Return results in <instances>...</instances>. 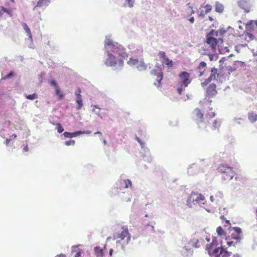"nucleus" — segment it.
Returning a JSON list of instances; mask_svg holds the SVG:
<instances>
[{
	"instance_id": "aec40b11",
	"label": "nucleus",
	"mask_w": 257,
	"mask_h": 257,
	"mask_svg": "<svg viewBox=\"0 0 257 257\" xmlns=\"http://www.w3.org/2000/svg\"><path fill=\"white\" fill-rule=\"evenodd\" d=\"M215 12L218 13H221L224 11V6L223 5L216 2L215 3Z\"/></svg>"
},
{
	"instance_id": "4468645a",
	"label": "nucleus",
	"mask_w": 257,
	"mask_h": 257,
	"mask_svg": "<svg viewBox=\"0 0 257 257\" xmlns=\"http://www.w3.org/2000/svg\"><path fill=\"white\" fill-rule=\"evenodd\" d=\"M163 77V72L162 70H160L158 74L157 75L156 81L158 82V83L154 82V85L156 86L157 87H159L161 85V81L162 80Z\"/></svg>"
},
{
	"instance_id": "c85d7f7f",
	"label": "nucleus",
	"mask_w": 257,
	"mask_h": 257,
	"mask_svg": "<svg viewBox=\"0 0 257 257\" xmlns=\"http://www.w3.org/2000/svg\"><path fill=\"white\" fill-rule=\"evenodd\" d=\"M215 246H217L212 244V242L206 245L205 249L207 251L208 254H210L211 251L213 250V248Z\"/></svg>"
},
{
	"instance_id": "603ef678",
	"label": "nucleus",
	"mask_w": 257,
	"mask_h": 257,
	"mask_svg": "<svg viewBox=\"0 0 257 257\" xmlns=\"http://www.w3.org/2000/svg\"><path fill=\"white\" fill-rule=\"evenodd\" d=\"M220 244H221L220 246H219L218 247L219 248L220 252L221 254H222L224 251H225V250H227V248H226V247H225V246L224 245H222V240L220 241Z\"/></svg>"
},
{
	"instance_id": "bb28decb",
	"label": "nucleus",
	"mask_w": 257,
	"mask_h": 257,
	"mask_svg": "<svg viewBox=\"0 0 257 257\" xmlns=\"http://www.w3.org/2000/svg\"><path fill=\"white\" fill-rule=\"evenodd\" d=\"M216 232L217 233V235L219 236L225 235L226 233V231L223 229V228L221 226H219L217 227Z\"/></svg>"
},
{
	"instance_id": "a18cd8bd",
	"label": "nucleus",
	"mask_w": 257,
	"mask_h": 257,
	"mask_svg": "<svg viewBox=\"0 0 257 257\" xmlns=\"http://www.w3.org/2000/svg\"><path fill=\"white\" fill-rule=\"evenodd\" d=\"M124 183L125 184V188L131 187L132 186V183L130 179H127L124 180Z\"/></svg>"
},
{
	"instance_id": "69168bd1",
	"label": "nucleus",
	"mask_w": 257,
	"mask_h": 257,
	"mask_svg": "<svg viewBox=\"0 0 257 257\" xmlns=\"http://www.w3.org/2000/svg\"><path fill=\"white\" fill-rule=\"evenodd\" d=\"M198 243H199V241L198 239H197L196 240H195L193 242L192 241V245L194 247L199 248L200 247V245H199Z\"/></svg>"
},
{
	"instance_id": "7c9ffc66",
	"label": "nucleus",
	"mask_w": 257,
	"mask_h": 257,
	"mask_svg": "<svg viewBox=\"0 0 257 257\" xmlns=\"http://www.w3.org/2000/svg\"><path fill=\"white\" fill-rule=\"evenodd\" d=\"M25 97L29 100H34L38 98V94L36 93H34L31 94H25Z\"/></svg>"
},
{
	"instance_id": "1a4fd4ad",
	"label": "nucleus",
	"mask_w": 257,
	"mask_h": 257,
	"mask_svg": "<svg viewBox=\"0 0 257 257\" xmlns=\"http://www.w3.org/2000/svg\"><path fill=\"white\" fill-rule=\"evenodd\" d=\"M238 6L243 10L245 13L250 12V0H237Z\"/></svg>"
},
{
	"instance_id": "39448f33",
	"label": "nucleus",
	"mask_w": 257,
	"mask_h": 257,
	"mask_svg": "<svg viewBox=\"0 0 257 257\" xmlns=\"http://www.w3.org/2000/svg\"><path fill=\"white\" fill-rule=\"evenodd\" d=\"M122 229L120 233H115L113 234V239L115 240L117 238H120V240H123L125 237H127V243L131 239V235L128 232V230L127 228H124V227H121Z\"/></svg>"
},
{
	"instance_id": "9b49d317",
	"label": "nucleus",
	"mask_w": 257,
	"mask_h": 257,
	"mask_svg": "<svg viewBox=\"0 0 257 257\" xmlns=\"http://www.w3.org/2000/svg\"><path fill=\"white\" fill-rule=\"evenodd\" d=\"M217 171L223 174L231 172L233 168L227 165L220 164L217 168Z\"/></svg>"
},
{
	"instance_id": "6e6d98bb",
	"label": "nucleus",
	"mask_w": 257,
	"mask_h": 257,
	"mask_svg": "<svg viewBox=\"0 0 257 257\" xmlns=\"http://www.w3.org/2000/svg\"><path fill=\"white\" fill-rule=\"evenodd\" d=\"M232 254V252L230 251L227 250H225V251H224L222 254H221V255L222 257H229Z\"/></svg>"
},
{
	"instance_id": "2f4dec72",
	"label": "nucleus",
	"mask_w": 257,
	"mask_h": 257,
	"mask_svg": "<svg viewBox=\"0 0 257 257\" xmlns=\"http://www.w3.org/2000/svg\"><path fill=\"white\" fill-rule=\"evenodd\" d=\"M139 60L137 58L134 59L133 57L130 58L129 61L127 62V64L130 66H134L138 64Z\"/></svg>"
},
{
	"instance_id": "c9c22d12",
	"label": "nucleus",
	"mask_w": 257,
	"mask_h": 257,
	"mask_svg": "<svg viewBox=\"0 0 257 257\" xmlns=\"http://www.w3.org/2000/svg\"><path fill=\"white\" fill-rule=\"evenodd\" d=\"M251 32H244L243 35H245V36H248L249 38V40H247L248 42L249 41L252 40L254 39V36L251 33Z\"/></svg>"
},
{
	"instance_id": "20e7f679",
	"label": "nucleus",
	"mask_w": 257,
	"mask_h": 257,
	"mask_svg": "<svg viewBox=\"0 0 257 257\" xmlns=\"http://www.w3.org/2000/svg\"><path fill=\"white\" fill-rule=\"evenodd\" d=\"M195 113V120L199 128H204L206 124L204 121V115L201 112L200 110L197 108L194 110Z\"/></svg>"
},
{
	"instance_id": "473e14b6",
	"label": "nucleus",
	"mask_w": 257,
	"mask_h": 257,
	"mask_svg": "<svg viewBox=\"0 0 257 257\" xmlns=\"http://www.w3.org/2000/svg\"><path fill=\"white\" fill-rule=\"evenodd\" d=\"M220 125V122L217 120V119H215L213 122L212 126H211V128L212 130H214L216 128L219 127Z\"/></svg>"
},
{
	"instance_id": "bf43d9fd",
	"label": "nucleus",
	"mask_w": 257,
	"mask_h": 257,
	"mask_svg": "<svg viewBox=\"0 0 257 257\" xmlns=\"http://www.w3.org/2000/svg\"><path fill=\"white\" fill-rule=\"evenodd\" d=\"M206 67V63L204 61H201L197 67V69H200L202 68H205Z\"/></svg>"
},
{
	"instance_id": "a19ab883",
	"label": "nucleus",
	"mask_w": 257,
	"mask_h": 257,
	"mask_svg": "<svg viewBox=\"0 0 257 257\" xmlns=\"http://www.w3.org/2000/svg\"><path fill=\"white\" fill-rule=\"evenodd\" d=\"M2 11H3V13H6L11 17L12 16V11L11 10L9 9L2 7Z\"/></svg>"
},
{
	"instance_id": "ddd939ff",
	"label": "nucleus",
	"mask_w": 257,
	"mask_h": 257,
	"mask_svg": "<svg viewBox=\"0 0 257 257\" xmlns=\"http://www.w3.org/2000/svg\"><path fill=\"white\" fill-rule=\"evenodd\" d=\"M255 20H250L245 24V31L244 32H251L254 29V25L256 26Z\"/></svg>"
},
{
	"instance_id": "b1692460",
	"label": "nucleus",
	"mask_w": 257,
	"mask_h": 257,
	"mask_svg": "<svg viewBox=\"0 0 257 257\" xmlns=\"http://www.w3.org/2000/svg\"><path fill=\"white\" fill-rule=\"evenodd\" d=\"M121 189L118 188L117 187L114 186V187L111 188V190L110 192L111 196H115V195H118L120 192Z\"/></svg>"
},
{
	"instance_id": "f257e3e1",
	"label": "nucleus",
	"mask_w": 257,
	"mask_h": 257,
	"mask_svg": "<svg viewBox=\"0 0 257 257\" xmlns=\"http://www.w3.org/2000/svg\"><path fill=\"white\" fill-rule=\"evenodd\" d=\"M110 35H106L104 41V49L107 56L105 64L107 66L113 67L117 63L118 69L120 70L123 66V59H126L128 54L126 53L124 47L117 42L114 43Z\"/></svg>"
},
{
	"instance_id": "e2e57ef3",
	"label": "nucleus",
	"mask_w": 257,
	"mask_h": 257,
	"mask_svg": "<svg viewBox=\"0 0 257 257\" xmlns=\"http://www.w3.org/2000/svg\"><path fill=\"white\" fill-rule=\"evenodd\" d=\"M228 74L230 75L231 72L234 71L236 70V69L234 67L233 65L232 66H229L228 67Z\"/></svg>"
},
{
	"instance_id": "423d86ee",
	"label": "nucleus",
	"mask_w": 257,
	"mask_h": 257,
	"mask_svg": "<svg viewBox=\"0 0 257 257\" xmlns=\"http://www.w3.org/2000/svg\"><path fill=\"white\" fill-rule=\"evenodd\" d=\"M179 77L181 80V84L186 87L191 83V79L189 73L186 71H182L179 74Z\"/></svg>"
},
{
	"instance_id": "58836bf2",
	"label": "nucleus",
	"mask_w": 257,
	"mask_h": 257,
	"mask_svg": "<svg viewBox=\"0 0 257 257\" xmlns=\"http://www.w3.org/2000/svg\"><path fill=\"white\" fill-rule=\"evenodd\" d=\"M49 84L51 86L54 87V88H56L59 87L58 83L56 80L54 79H52L49 82Z\"/></svg>"
},
{
	"instance_id": "de8ad7c7",
	"label": "nucleus",
	"mask_w": 257,
	"mask_h": 257,
	"mask_svg": "<svg viewBox=\"0 0 257 257\" xmlns=\"http://www.w3.org/2000/svg\"><path fill=\"white\" fill-rule=\"evenodd\" d=\"M217 47H221L223 45V44L224 43V40L222 37H219L218 38H217Z\"/></svg>"
},
{
	"instance_id": "864d4df0",
	"label": "nucleus",
	"mask_w": 257,
	"mask_h": 257,
	"mask_svg": "<svg viewBox=\"0 0 257 257\" xmlns=\"http://www.w3.org/2000/svg\"><path fill=\"white\" fill-rule=\"evenodd\" d=\"M184 85H182V84H180V85L177 87V91L179 94L181 95L182 94L184 90Z\"/></svg>"
},
{
	"instance_id": "f704fd0d",
	"label": "nucleus",
	"mask_w": 257,
	"mask_h": 257,
	"mask_svg": "<svg viewBox=\"0 0 257 257\" xmlns=\"http://www.w3.org/2000/svg\"><path fill=\"white\" fill-rule=\"evenodd\" d=\"M196 167V165L195 164H192L190 166L189 168H188L187 172L189 175L193 176L195 174V173H194L192 171V169Z\"/></svg>"
},
{
	"instance_id": "79ce46f5",
	"label": "nucleus",
	"mask_w": 257,
	"mask_h": 257,
	"mask_svg": "<svg viewBox=\"0 0 257 257\" xmlns=\"http://www.w3.org/2000/svg\"><path fill=\"white\" fill-rule=\"evenodd\" d=\"M192 196H190L188 197L187 200V205L189 206L190 208H191L192 207V203H193L194 204H195L194 202H192Z\"/></svg>"
},
{
	"instance_id": "4c0bfd02",
	"label": "nucleus",
	"mask_w": 257,
	"mask_h": 257,
	"mask_svg": "<svg viewBox=\"0 0 257 257\" xmlns=\"http://www.w3.org/2000/svg\"><path fill=\"white\" fill-rule=\"evenodd\" d=\"M232 229L236 233V235H240L242 233V230L239 227H231Z\"/></svg>"
},
{
	"instance_id": "09e8293b",
	"label": "nucleus",
	"mask_w": 257,
	"mask_h": 257,
	"mask_svg": "<svg viewBox=\"0 0 257 257\" xmlns=\"http://www.w3.org/2000/svg\"><path fill=\"white\" fill-rule=\"evenodd\" d=\"M91 107H93L92 111L95 112L96 114H99L100 108L98 105L92 104Z\"/></svg>"
},
{
	"instance_id": "6ab92c4d",
	"label": "nucleus",
	"mask_w": 257,
	"mask_h": 257,
	"mask_svg": "<svg viewBox=\"0 0 257 257\" xmlns=\"http://www.w3.org/2000/svg\"><path fill=\"white\" fill-rule=\"evenodd\" d=\"M210 256L214 257H221V253L218 247H215L211 251Z\"/></svg>"
},
{
	"instance_id": "338daca9",
	"label": "nucleus",
	"mask_w": 257,
	"mask_h": 257,
	"mask_svg": "<svg viewBox=\"0 0 257 257\" xmlns=\"http://www.w3.org/2000/svg\"><path fill=\"white\" fill-rule=\"evenodd\" d=\"M44 75H45L44 72H42L41 73V74L39 76V83L40 84H42L43 83V77H44Z\"/></svg>"
},
{
	"instance_id": "4d7b16f0",
	"label": "nucleus",
	"mask_w": 257,
	"mask_h": 257,
	"mask_svg": "<svg viewBox=\"0 0 257 257\" xmlns=\"http://www.w3.org/2000/svg\"><path fill=\"white\" fill-rule=\"evenodd\" d=\"M62 136H63L65 138H72V133H71V132H65L63 134Z\"/></svg>"
},
{
	"instance_id": "7ed1b4c3",
	"label": "nucleus",
	"mask_w": 257,
	"mask_h": 257,
	"mask_svg": "<svg viewBox=\"0 0 257 257\" xmlns=\"http://www.w3.org/2000/svg\"><path fill=\"white\" fill-rule=\"evenodd\" d=\"M210 72V76L206 79L204 81L201 82V84L203 87L206 86L212 80H216L219 76L218 69L215 67L211 68Z\"/></svg>"
},
{
	"instance_id": "13d9d810",
	"label": "nucleus",
	"mask_w": 257,
	"mask_h": 257,
	"mask_svg": "<svg viewBox=\"0 0 257 257\" xmlns=\"http://www.w3.org/2000/svg\"><path fill=\"white\" fill-rule=\"evenodd\" d=\"M212 244L217 246L218 245V237L217 236H212Z\"/></svg>"
},
{
	"instance_id": "ea45409f",
	"label": "nucleus",
	"mask_w": 257,
	"mask_h": 257,
	"mask_svg": "<svg viewBox=\"0 0 257 257\" xmlns=\"http://www.w3.org/2000/svg\"><path fill=\"white\" fill-rule=\"evenodd\" d=\"M15 75V73L13 71H10L8 74H7L4 77H3V79H10L13 77Z\"/></svg>"
},
{
	"instance_id": "4be33fe9",
	"label": "nucleus",
	"mask_w": 257,
	"mask_h": 257,
	"mask_svg": "<svg viewBox=\"0 0 257 257\" xmlns=\"http://www.w3.org/2000/svg\"><path fill=\"white\" fill-rule=\"evenodd\" d=\"M248 118L251 123H253L257 120V114L253 112H249L248 114Z\"/></svg>"
},
{
	"instance_id": "6e6552de",
	"label": "nucleus",
	"mask_w": 257,
	"mask_h": 257,
	"mask_svg": "<svg viewBox=\"0 0 257 257\" xmlns=\"http://www.w3.org/2000/svg\"><path fill=\"white\" fill-rule=\"evenodd\" d=\"M144 147H141V150L140 153L142 154V157L145 161H147L150 163L152 161V157L150 155V152L149 149L146 147L145 145Z\"/></svg>"
},
{
	"instance_id": "5fc2aeb1",
	"label": "nucleus",
	"mask_w": 257,
	"mask_h": 257,
	"mask_svg": "<svg viewBox=\"0 0 257 257\" xmlns=\"http://www.w3.org/2000/svg\"><path fill=\"white\" fill-rule=\"evenodd\" d=\"M82 131L79 130L74 132H72V138L77 137L80 135H82Z\"/></svg>"
},
{
	"instance_id": "cd10ccee",
	"label": "nucleus",
	"mask_w": 257,
	"mask_h": 257,
	"mask_svg": "<svg viewBox=\"0 0 257 257\" xmlns=\"http://www.w3.org/2000/svg\"><path fill=\"white\" fill-rule=\"evenodd\" d=\"M233 65L237 69V68L242 67L243 66L245 65V63L243 61H235L233 63Z\"/></svg>"
},
{
	"instance_id": "c756f323",
	"label": "nucleus",
	"mask_w": 257,
	"mask_h": 257,
	"mask_svg": "<svg viewBox=\"0 0 257 257\" xmlns=\"http://www.w3.org/2000/svg\"><path fill=\"white\" fill-rule=\"evenodd\" d=\"M217 48L219 53L220 54H224L225 52H229L230 51L228 47L227 46L224 47L223 48H222V47H218Z\"/></svg>"
},
{
	"instance_id": "f3484780",
	"label": "nucleus",
	"mask_w": 257,
	"mask_h": 257,
	"mask_svg": "<svg viewBox=\"0 0 257 257\" xmlns=\"http://www.w3.org/2000/svg\"><path fill=\"white\" fill-rule=\"evenodd\" d=\"M94 251L97 257H103L104 255V252L103 249L100 248L99 246H96L94 248Z\"/></svg>"
},
{
	"instance_id": "37998d69",
	"label": "nucleus",
	"mask_w": 257,
	"mask_h": 257,
	"mask_svg": "<svg viewBox=\"0 0 257 257\" xmlns=\"http://www.w3.org/2000/svg\"><path fill=\"white\" fill-rule=\"evenodd\" d=\"M158 56L160 58H162L164 60L165 59H167L168 57L166 55V54L165 52L160 51L158 53Z\"/></svg>"
},
{
	"instance_id": "49530a36",
	"label": "nucleus",
	"mask_w": 257,
	"mask_h": 257,
	"mask_svg": "<svg viewBox=\"0 0 257 257\" xmlns=\"http://www.w3.org/2000/svg\"><path fill=\"white\" fill-rule=\"evenodd\" d=\"M209 34H210V33L211 34V35L213 36L214 37L215 36V37H218V36H219V33H218V30H214V29H211L209 32H208Z\"/></svg>"
},
{
	"instance_id": "774afa93",
	"label": "nucleus",
	"mask_w": 257,
	"mask_h": 257,
	"mask_svg": "<svg viewBox=\"0 0 257 257\" xmlns=\"http://www.w3.org/2000/svg\"><path fill=\"white\" fill-rule=\"evenodd\" d=\"M159 73V70H157L156 69H154L150 72L151 74L155 75L156 76Z\"/></svg>"
},
{
	"instance_id": "2eb2a0df",
	"label": "nucleus",
	"mask_w": 257,
	"mask_h": 257,
	"mask_svg": "<svg viewBox=\"0 0 257 257\" xmlns=\"http://www.w3.org/2000/svg\"><path fill=\"white\" fill-rule=\"evenodd\" d=\"M235 172L232 170L231 172L224 174L223 176L222 177V178L224 180L229 181L233 178Z\"/></svg>"
},
{
	"instance_id": "8fccbe9b",
	"label": "nucleus",
	"mask_w": 257,
	"mask_h": 257,
	"mask_svg": "<svg viewBox=\"0 0 257 257\" xmlns=\"http://www.w3.org/2000/svg\"><path fill=\"white\" fill-rule=\"evenodd\" d=\"M227 32V30H226L223 28H220L219 29H218V33L219 36L221 37H222Z\"/></svg>"
},
{
	"instance_id": "f03ea898",
	"label": "nucleus",
	"mask_w": 257,
	"mask_h": 257,
	"mask_svg": "<svg viewBox=\"0 0 257 257\" xmlns=\"http://www.w3.org/2000/svg\"><path fill=\"white\" fill-rule=\"evenodd\" d=\"M207 33L206 34V38L205 42L208 45H209L211 50L215 52L217 48V38L214 37L213 36Z\"/></svg>"
},
{
	"instance_id": "a878e982",
	"label": "nucleus",
	"mask_w": 257,
	"mask_h": 257,
	"mask_svg": "<svg viewBox=\"0 0 257 257\" xmlns=\"http://www.w3.org/2000/svg\"><path fill=\"white\" fill-rule=\"evenodd\" d=\"M147 66L145 64L144 60H141L140 64L137 66V68L139 71H142L146 70Z\"/></svg>"
},
{
	"instance_id": "72a5a7b5",
	"label": "nucleus",
	"mask_w": 257,
	"mask_h": 257,
	"mask_svg": "<svg viewBox=\"0 0 257 257\" xmlns=\"http://www.w3.org/2000/svg\"><path fill=\"white\" fill-rule=\"evenodd\" d=\"M231 239H233L234 240H236V243L237 242H239L241 240V239H242V237L240 235H235L234 234V233H232L231 235Z\"/></svg>"
},
{
	"instance_id": "052dcab7",
	"label": "nucleus",
	"mask_w": 257,
	"mask_h": 257,
	"mask_svg": "<svg viewBox=\"0 0 257 257\" xmlns=\"http://www.w3.org/2000/svg\"><path fill=\"white\" fill-rule=\"evenodd\" d=\"M205 14L210 12L212 10L211 6L209 4L206 5L205 6Z\"/></svg>"
},
{
	"instance_id": "e433bc0d",
	"label": "nucleus",
	"mask_w": 257,
	"mask_h": 257,
	"mask_svg": "<svg viewBox=\"0 0 257 257\" xmlns=\"http://www.w3.org/2000/svg\"><path fill=\"white\" fill-rule=\"evenodd\" d=\"M204 55H207L209 56V59L210 61H213L214 60H216L218 59V56L216 55L215 57L213 54H207L206 53H204Z\"/></svg>"
},
{
	"instance_id": "f8f14e48",
	"label": "nucleus",
	"mask_w": 257,
	"mask_h": 257,
	"mask_svg": "<svg viewBox=\"0 0 257 257\" xmlns=\"http://www.w3.org/2000/svg\"><path fill=\"white\" fill-rule=\"evenodd\" d=\"M190 195L191 196H192V202L199 203L200 201H202L205 199V197L202 194H199L195 192H192Z\"/></svg>"
},
{
	"instance_id": "680f3d73",
	"label": "nucleus",
	"mask_w": 257,
	"mask_h": 257,
	"mask_svg": "<svg viewBox=\"0 0 257 257\" xmlns=\"http://www.w3.org/2000/svg\"><path fill=\"white\" fill-rule=\"evenodd\" d=\"M136 140L140 144V145L141 146V147H144L143 146H144L146 145V143L145 142H144L143 141H142L137 136L136 137Z\"/></svg>"
},
{
	"instance_id": "dca6fc26",
	"label": "nucleus",
	"mask_w": 257,
	"mask_h": 257,
	"mask_svg": "<svg viewBox=\"0 0 257 257\" xmlns=\"http://www.w3.org/2000/svg\"><path fill=\"white\" fill-rule=\"evenodd\" d=\"M22 25L23 26V28L24 30L25 31V32L27 33V34L28 35L29 39L32 41V35L31 32V30L29 28V26L27 25V24L25 23H23L22 24Z\"/></svg>"
},
{
	"instance_id": "9d476101",
	"label": "nucleus",
	"mask_w": 257,
	"mask_h": 257,
	"mask_svg": "<svg viewBox=\"0 0 257 257\" xmlns=\"http://www.w3.org/2000/svg\"><path fill=\"white\" fill-rule=\"evenodd\" d=\"M216 85L215 83H211L210 84V85L206 89V94L205 96L208 98L213 97V96H215L217 93V91H216Z\"/></svg>"
},
{
	"instance_id": "412c9836",
	"label": "nucleus",
	"mask_w": 257,
	"mask_h": 257,
	"mask_svg": "<svg viewBox=\"0 0 257 257\" xmlns=\"http://www.w3.org/2000/svg\"><path fill=\"white\" fill-rule=\"evenodd\" d=\"M55 93L59 100H62L64 99V95L63 94L59 87L55 89Z\"/></svg>"
},
{
	"instance_id": "393cba45",
	"label": "nucleus",
	"mask_w": 257,
	"mask_h": 257,
	"mask_svg": "<svg viewBox=\"0 0 257 257\" xmlns=\"http://www.w3.org/2000/svg\"><path fill=\"white\" fill-rule=\"evenodd\" d=\"M163 64L166 65L168 68H172L173 66V62L168 57L163 61Z\"/></svg>"
},
{
	"instance_id": "0eeeda50",
	"label": "nucleus",
	"mask_w": 257,
	"mask_h": 257,
	"mask_svg": "<svg viewBox=\"0 0 257 257\" xmlns=\"http://www.w3.org/2000/svg\"><path fill=\"white\" fill-rule=\"evenodd\" d=\"M81 89L79 87L77 88L75 92V94L76 96V103L77 104L76 109H77V110H80L83 106L82 95H81Z\"/></svg>"
},
{
	"instance_id": "3c124183",
	"label": "nucleus",
	"mask_w": 257,
	"mask_h": 257,
	"mask_svg": "<svg viewBox=\"0 0 257 257\" xmlns=\"http://www.w3.org/2000/svg\"><path fill=\"white\" fill-rule=\"evenodd\" d=\"M75 141L73 140H70L65 142L64 144L67 146H74Z\"/></svg>"
},
{
	"instance_id": "c03bdc74",
	"label": "nucleus",
	"mask_w": 257,
	"mask_h": 257,
	"mask_svg": "<svg viewBox=\"0 0 257 257\" xmlns=\"http://www.w3.org/2000/svg\"><path fill=\"white\" fill-rule=\"evenodd\" d=\"M56 129L57 130V132L59 134H61L64 131V128H63V126H62V124L61 123H59L57 125V126L56 127Z\"/></svg>"
},
{
	"instance_id": "5701e85b",
	"label": "nucleus",
	"mask_w": 257,
	"mask_h": 257,
	"mask_svg": "<svg viewBox=\"0 0 257 257\" xmlns=\"http://www.w3.org/2000/svg\"><path fill=\"white\" fill-rule=\"evenodd\" d=\"M233 121L235 123L238 124V125H242V126H243L245 123L244 119L242 118H240V117H239V118L234 117L233 118Z\"/></svg>"
},
{
	"instance_id": "a211bd4d",
	"label": "nucleus",
	"mask_w": 257,
	"mask_h": 257,
	"mask_svg": "<svg viewBox=\"0 0 257 257\" xmlns=\"http://www.w3.org/2000/svg\"><path fill=\"white\" fill-rule=\"evenodd\" d=\"M48 0H39L37 2V5L34 8V10H35L37 7H42L44 6H48Z\"/></svg>"
},
{
	"instance_id": "0e129e2a",
	"label": "nucleus",
	"mask_w": 257,
	"mask_h": 257,
	"mask_svg": "<svg viewBox=\"0 0 257 257\" xmlns=\"http://www.w3.org/2000/svg\"><path fill=\"white\" fill-rule=\"evenodd\" d=\"M125 2L127 3L128 6L130 8H132L134 6V0H125Z\"/></svg>"
}]
</instances>
